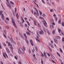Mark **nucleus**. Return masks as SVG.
I'll return each mask as SVG.
<instances>
[{
    "instance_id": "f257e3e1",
    "label": "nucleus",
    "mask_w": 64,
    "mask_h": 64,
    "mask_svg": "<svg viewBox=\"0 0 64 64\" xmlns=\"http://www.w3.org/2000/svg\"><path fill=\"white\" fill-rule=\"evenodd\" d=\"M6 43L7 44L8 43V46H10V49L12 50H13V48L12 47V45L11 44H10V43L9 42H8V41L6 42Z\"/></svg>"
},
{
    "instance_id": "f03ea898",
    "label": "nucleus",
    "mask_w": 64,
    "mask_h": 64,
    "mask_svg": "<svg viewBox=\"0 0 64 64\" xmlns=\"http://www.w3.org/2000/svg\"><path fill=\"white\" fill-rule=\"evenodd\" d=\"M2 12H3V11H0V15H2L1 17L2 19L3 20H4V14H2Z\"/></svg>"
},
{
    "instance_id": "7ed1b4c3",
    "label": "nucleus",
    "mask_w": 64,
    "mask_h": 64,
    "mask_svg": "<svg viewBox=\"0 0 64 64\" xmlns=\"http://www.w3.org/2000/svg\"><path fill=\"white\" fill-rule=\"evenodd\" d=\"M43 24L46 27H47V26L46 25L47 24V22H46L45 21V20H44V22Z\"/></svg>"
},
{
    "instance_id": "20e7f679",
    "label": "nucleus",
    "mask_w": 64,
    "mask_h": 64,
    "mask_svg": "<svg viewBox=\"0 0 64 64\" xmlns=\"http://www.w3.org/2000/svg\"><path fill=\"white\" fill-rule=\"evenodd\" d=\"M12 22L13 24V25L14 26V27L16 28V25L15 24V21H14V20L13 19H12Z\"/></svg>"
},
{
    "instance_id": "39448f33",
    "label": "nucleus",
    "mask_w": 64,
    "mask_h": 64,
    "mask_svg": "<svg viewBox=\"0 0 64 64\" xmlns=\"http://www.w3.org/2000/svg\"><path fill=\"white\" fill-rule=\"evenodd\" d=\"M40 31L39 33L40 35H43L44 34V32L43 31V30H42V29H40Z\"/></svg>"
},
{
    "instance_id": "423d86ee",
    "label": "nucleus",
    "mask_w": 64,
    "mask_h": 64,
    "mask_svg": "<svg viewBox=\"0 0 64 64\" xmlns=\"http://www.w3.org/2000/svg\"><path fill=\"white\" fill-rule=\"evenodd\" d=\"M20 50L21 52L22 53V54L24 53V51L22 48H20Z\"/></svg>"
},
{
    "instance_id": "0eeeda50",
    "label": "nucleus",
    "mask_w": 64,
    "mask_h": 64,
    "mask_svg": "<svg viewBox=\"0 0 64 64\" xmlns=\"http://www.w3.org/2000/svg\"><path fill=\"white\" fill-rule=\"evenodd\" d=\"M34 9L36 10V11L37 13V14H36L37 15V16H39V13L38 12V10H37L36 9V8H34Z\"/></svg>"
},
{
    "instance_id": "6e6552de",
    "label": "nucleus",
    "mask_w": 64,
    "mask_h": 64,
    "mask_svg": "<svg viewBox=\"0 0 64 64\" xmlns=\"http://www.w3.org/2000/svg\"><path fill=\"white\" fill-rule=\"evenodd\" d=\"M9 39L10 41H11L12 42H13V43H14V44H16V43L15 42L13 41V39H12V38L11 37L10 39Z\"/></svg>"
},
{
    "instance_id": "1a4fd4ad",
    "label": "nucleus",
    "mask_w": 64,
    "mask_h": 64,
    "mask_svg": "<svg viewBox=\"0 0 64 64\" xmlns=\"http://www.w3.org/2000/svg\"><path fill=\"white\" fill-rule=\"evenodd\" d=\"M6 49L8 53H10V50H9V49H8V48H6Z\"/></svg>"
},
{
    "instance_id": "9d476101",
    "label": "nucleus",
    "mask_w": 64,
    "mask_h": 64,
    "mask_svg": "<svg viewBox=\"0 0 64 64\" xmlns=\"http://www.w3.org/2000/svg\"><path fill=\"white\" fill-rule=\"evenodd\" d=\"M30 43L32 45V46H34V44H33V41L32 40H30Z\"/></svg>"
},
{
    "instance_id": "9b49d317",
    "label": "nucleus",
    "mask_w": 64,
    "mask_h": 64,
    "mask_svg": "<svg viewBox=\"0 0 64 64\" xmlns=\"http://www.w3.org/2000/svg\"><path fill=\"white\" fill-rule=\"evenodd\" d=\"M6 4H7L8 6V7H10V8H11V7L10 6V5L9 3H8V4L6 3Z\"/></svg>"
},
{
    "instance_id": "f8f14e48",
    "label": "nucleus",
    "mask_w": 64,
    "mask_h": 64,
    "mask_svg": "<svg viewBox=\"0 0 64 64\" xmlns=\"http://www.w3.org/2000/svg\"><path fill=\"white\" fill-rule=\"evenodd\" d=\"M24 35L25 38H26V39H27V36L26 35V34H24Z\"/></svg>"
},
{
    "instance_id": "ddd939ff",
    "label": "nucleus",
    "mask_w": 64,
    "mask_h": 64,
    "mask_svg": "<svg viewBox=\"0 0 64 64\" xmlns=\"http://www.w3.org/2000/svg\"><path fill=\"white\" fill-rule=\"evenodd\" d=\"M54 41L56 43H57V40L56 38L54 39Z\"/></svg>"
},
{
    "instance_id": "4468645a",
    "label": "nucleus",
    "mask_w": 64,
    "mask_h": 64,
    "mask_svg": "<svg viewBox=\"0 0 64 64\" xmlns=\"http://www.w3.org/2000/svg\"><path fill=\"white\" fill-rule=\"evenodd\" d=\"M36 23H37V22H36L35 20H34V23L35 25H36Z\"/></svg>"
},
{
    "instance_id": "2eb2a0df",
    "label": "nucleus",
    "mask_w": 64,
    "mask_h": 64,
    "mask_svg": "<svg viewBox=\"0 0 64 64\" xmlns=\"http://www.w3.org/2000/svg\"><path fill=\"white\" fill-rule=\"evenodd\" d=\"M55 33V30H54L52 32V33L53 35H54Z\"/></svg>"
},
{
    "instance_id": "dca6fc26",
    "label": "nucleus",
    "mask_w": 64,
    "mask_h": 64,
    "mask_svg": "<svg viewBox=\"0 0 64 64\" xmlns=\"http://www.w3.org/2000/svg\"><path fill=\"white\" fill-rule=\"evenodd\" d=\"M19 16H18V13H17L16 14V17H17V19H18V17Z\"/></svg>"
},
{
    "instance_id": "f3484780",
    "label": "nucleus",
    "mask_w": 64,
    "mask_h": 64,
    "mask_svg": "<svg viewBox=\"0 0 64 64\" xmlns=\"http://www.w3.org/2000/svg\"><path fill=\"white\" fill-rule=\"evenodd\" d=\"M59 49L60 52H61V53H62L63 52V51H62V49L60 48Z\"/></svg>"
},
{
    "instance_id": "a211bd4d",
    "label": "nucleus",
    "mask_w": 64,
    "mask_h": 64,
    "mask_svg": "<svg viewBox=\"0 0 64 64\" xmlns=\"http://www.w3.org/2000/svg\"><path fill=\"white\" fill-rule=\"evenodd\" d=\"M51 56L52 57V58L53 59H54V58H55V57H54V56H53V54H51Z\"/></svg>"
},
{
    "instance_id": "6ab92c4d",
    "label": "nucleus",
    "mask_w": 64,
    "mask_h": 64,
    "mask_svg": "<svg viewBox=\"0 0 64 64\" xmlns=\"http://www.w3.org/2000/svg\"><path fill=\"white\" fill-rule=\"evenodd\" d=\"M39 11L40 13V15H42V12H41L40 11V10H39Z\"/></svg>"
},
{
    "instance_id": "aec40b11",
    "label": "nucleus",
    "mask_w": 64,
    "mask_h": 64,
    "mask_svg": "<svg viewBox=\"0 0 64 64\" xmlns=\"http://www.w3.org/2000/svg\"><path fill=\"white\" fill-rule=\"evenodd\" d=\"M58 30L59 33H60V32H61V30H60L59 28L58 29Z\"/></svg>"
},
{
    "instance_id": "412c9836",
    "label": "nucleus",
    "mask_w": 64,
    "mask_h": 64,
    "mask_svg": "<svg viewBox=\"0 0 64 64\" xmlns=\"http://www.w3.org/2000/svg\"><path fill=\"white\" fill-rule=\"evenodd\" d=\"M25 40H26L27 44H28V43H29V42H28V40H26V39Z\"/></svg>"
},
{
    "instance_id": "4be33fe9",
    "label": "nucleus",
    "mask_w": 64,
    "mask_h": 64,
    "mask_svg": "<svg viewBox=\"0 0 64 64\" xmlns=\"http://www.w3.org/2000/svg\"><path fill=\"white\" fill-rule=\"evenodd\" d=\"M58 23L59 24L61 23V19H60V18L59 19V21H58Z\"/></svg>"
},
{
    "instance_id": "5701e85b",
    "label": "nucleus",
    "mask_w": 64,
    "mask_h": 64,
    "mask_svg": "<svg viewBox=\"0 0 64 64\" xmlns=\"http://www.w3.org/2000/svg\"><path fill=\"white\" fill-rule=\"evenodd\" d=\"M18 54H20L21 53H20V50L19 49H18Z\"/></svg>"
},
{
    "instance_id": "b1692460",
    "label": "nucleus",
    "mask_w": 64,
    "mask_h": 64,
    "mask_svg": "<svg viewBox=\"0 0 64 64\" xmlns=\"http://www.w3.org/2000/svg\"><path fill=\"white\" fill-rule=\"evenodd\" d=\"M36 40L37 42H40V40H39L37 39V38H36Z\"/></svg>"
},
{
    "instance_id": "393cba45",
    "label": "nucleus",
    "mask_w": 64,
    "mask_h": 64,
    "mask_svg": "<svg viewBox=\"0 0 64 64\" xmlns=\"http://www.w3.org/2000/svg\"><path fill=\"white\" fill-rule=\"evenodd\" d=\"M2 44L4 46H6V44L4 43H2Z\"/></svg>"
},
{
    "instance_id": "a878e982",
    "label": "nucleus",
    "mask_w": 64,
    "mask_h": 64,
    "mask_svg": "<svg viewBox=\"0 0 64 64\" xmlns=\"http://www.w3.org/2000/svg\"><path fill=\"white\" fill-rule=\"evenodd\" d=\"M10 3L11 4H12V5H14V3H13V2H12V1H10Z\"/></svg>"
},
{
    "instance_id": "bb28decb",
    "label": "nucleus",
    "mask_w": 64,
    "mask_h": 64,
    "mask_svg": "<svg viewBox=\"0 0 64 64\" xmlns=\"http://www.w3.org/2000/svg\"><path fill=\"white\" fill-rule=\"evenodd\" d=\"M35 48V49L36 51H38V48H37V46H36Z\"/></svg>"
},
{
    "instance_id": "cd10ccee",
    "label": "nucleus",
    "mask_w": 64,
    "mask_h": 64,
    "mask_svg": "<svg viewBox=\"0 0 64 64\" xmlns=\"http://www.w3.org/2000/svg\"><path fill=\"white\" fill-rule=\"evenodd\" d=\"M47 31L48 33V34H49V35H50V32H49V30H47Z\"/></svg>"
},
{
    "instance_id": "c85d7f7f",
    "label": "nucleus",
    "mask_w": 64,
    "mask_h": 64,
    "mask_svg": "<svg viewBox=\"0 0 64 64\" xmlns=\"http://www.w3.org/2000/svg\"><path fill=\"white\" fill-rule=\"evenodd\" d=\"M51 22H54V20L53 19H51Z\"/></svg>"
},
{
    "instance_id": "c756f323",
    "label": "nucleus",
    "mask_w": 64,
    "mask_h": 64,
    "mask_svg": "<svg viewBox=\"0 0 64 64\" xmlns=\"http://www.w3.org/2000/svg\"><path fill=\"white\" fill-rule=\"evenodd\" d=\"M42 2L44 3V4H45V2L44 1V0H42Z\"/></svg>"
},
{
    "instance_id": "7c9ffc66",
    "label": "nucleus",
    "mask_w": 64,
    "mask_h": 64,
    "mask_svg": "<svg viewBox=\"0 0 64 64\" xmlns=\"http://www.w3.org/2000/svg\"><path fill=\"white\" fill-rule=\"evenodd\" d=\"M2 54L3 55L4 57L5 58H6V57L5 56V54H4L3 53H2Z\"/></svg>"
},
{
    "instance_id": "2f4dec72",
    "label": "nucleus",
    "mask_w": 64,
    "mask_h": 64,
    "mask_svg": "<svg viewBox=\"0 0 64 64\" xmlns=\"http://www.w3.org/2000/svg\"><path fill=\"white\" fill-rule=\"evenodd\" d=\"M23 49L24 51L25 50H26V49H25V48L24 46L23 47Z\"/></svg>"
},
{
    "instance_id": "473e14b6",
    "label": "nucleus",
    "mask_w": 64,
    "mask_h": 64,
    "mask_svg": "<svg viewBox=\"0 0 64 64\" xmlns=\"http://www.w3.org/2000/svg\"><path fill=\"white\" fill-rule=\"evenodd\" d=\"M26 22L27 23L28 26H30V24L29 23V22H28L27 21H26Z\"/></svg>"
},
{
    "instance_id": "72a5a7b5",
    "label": "nucleus",
    "mask_w": 64,
    "mask_h": 64,
    "mask_svg": "<svg viewBox=\"0 0 64 64\" xmlns=\"http://www.w3.org/2000/svg\"><path fill=\"white\" fill-rule=\"evenodd\" d=\"M6 20H7L8 21H9V18H6Z\"/></svg>"
},
{
    "instance_id": "f704fd0d",
    "label": "nucleus",
    "mask_w": 64,
    "mask_h": 64,
    "mask_svg": "<svg viewBox=\"0 0 64 64\" xmlns=\"http://www.w3.org/2000/svg\"><path fill=\"white\" fill-rule=\"evenodd\" d=\"M31 52V50H30V49L29 50V52H28L29 53V54Z\"/></svg>"
},
{
    "instance_id": "c9c22d12",
    "label": "nucleus",
    "mask_w": 64,
    "mask_h": 64,
    "mask_svg": "<svg viewBox=\"0 0 64 64\" xmlns=\"http://www.w3.org/2000/svg\"><path fill=\"white\" fill-rule=\"evenodd\" d=\"M39 18L40 19H44L43 17H42L41 16H40Z\"/></svg>"
},
{
    "instance_id": "e433bc0d",
    "label": "nucleus",
    "mask_w": 64,
    "mask_h": 64,
    "mask_svg": "<svg viewBox=\"0 0 64 64\" xmlns=\"http://www.w3.org/2000/svg\"><path fill=\"white\" fill-rule=\"evenodd\" d=\"M26 34H28V35H30V33H29L28 32H26Z\"/></svg>"
},
{
    "instance_id": "4c0bfd02",
    "label": "nucleus",
    "mask_w": 64,
    "mask_h": 64,
    "mask_svg": "<svg viewBox=\"0 0 64 64\" xmlns=\"http://www.w3.org/2000/svg\"><path fill=\"white\" fill-rule=\"evenodd\" d=\"M4 36V37H5V38H7V37H6V35H5V34H3Z\"/></svg>"
},
{
    "instance_id": "58836bf2",
    "label": "nucleus",
    "mask_w": 64,
    "mask_h": 64,
    "mask_svg": "<svg viewBox=\"0 0 64 64\" xmlns=\"http://www.w3.org/2000/svg\"><path fill=\"white\" fill-rule=\"evenodd\" d=\"M62 25L63 26H64V22H62Z\"/></svg>"
},
{
    "instance_id": "ea45409f",
    "label": "nucleus",
    "mask_w": 64,
    "mask_h": 64,
    "mask_svg": "<svg viewBox=\"0 0 64 64\" xmlns=\"http://www.w3.org/2000/svg\"><path fill=\"white\" fill-rule=\"evenodd\" d=\"M57 54H58V55L59 56H60V54H59V53L57 52Z\"/></svg>"
},
{
    "instance_id": "a19ab883",
    "label": "nucleus",
    "mask_w": 64,
    "mask_h": 64,
    "mask_svg": "<svg viewBox=\"0 0 64 64\" xmlns=\"http://www.w3.org/2000/svg\"><path fill=\"white\" fill-rule=\"evenodd\" d=\"M4 33L5 34H6V30H4Z\"/></svg>"
},
{
    "instance_id": "79ce46f5",
    "label": "nucleus",
    "mask_w": 64,
    "mask_h": 64,
    "mask_svg": "<svg viewBox=\"0 0 64 64\" xmlns=\"http://www.w3.org/2000/svg\"><path fill=\"white\" fill-rule=\"evenodd\" d=\"M4 54L6 55V56L7 57V58H8V56H7V54H6V52L4 53Z\"/></svg>"
},
{
    "instance_id": "37998d69",
    "label": "nucleus",
    "mask_w": 64,
    "mask_h": 64,
    "mask_svg": "<svg viewBox=\"0 0 64 64\" xmlns=\"http://www.w3.org/2000/svg\"><path fill=\"white\" fill-rule=\"evenodd\" d=\"M14 58L16 59V60H18V59L17 58V57H16V56H14Z\"/></svg>"
},
{
    "instance_id": "c03bdc74",
    "label": "nucleus",
    "mask_w": 64,
    "mask_h": 64,
    "mask_svg": "<svg viewBox=\"0 0 64 64\" xmlns=\"http://www.w3.org/2000/svg\"><path fill=\"white\" fill-rule=\"evenodd\" d=\"M53 11V10L51 9L50 10V12H52Z\"/></svg>"
},
{
    "instance_id": "a18cd8bd",
    "label": "nucleus",
    "mask_w": 64,
    "mask_h": 64,
    "mask_svg": "<svg viewBox=\"0 0 64 64\" xmlns=\"http://www.w3.org/2000/svg\"><path fill=\"white\" fill-rule=\"evenodd\" d=\"M14 10L15 13H16V11H17V9H16V8H15L14 9Z\"/></svg>"
},
{
    "instance_id": "49530a36",
    "label": "nucleus",
    "mask_w": 64,
    "mask_h": 64,
    "mask_svg": "<svg viewBox=\"0 0 64 64\" xmlns=\"http://www.w3.org/2000/svg\"><path fill=\"white\" fill-rule=\"evenodd\" d=\"M31 12L32 14H33V13H34V12L33 11V10H32Z\"/></svg>"
},
{
    "instance_id": "de8ad7c7",
    "label": "nucleus",
    "mask_w": 64,
    "mask_h": 64,
    "mask_svg": "<svg viewBox=\"0 0 64 64\" xmlns=\"http://www.w3.org/2000/svg\"><path fill=\"white\" fill-rule=\"evenodd\" d=\"M25 25V27H27V26H27V24H26Z\"/></svg>"
},
{
    "instance_id": "09e8293b",
    "label": "nucleus",
    "mask_w": 64,
    "mask_h": 64,
    "mask_svg": "<svg viewBox=\"0 0 64 64\" xmlns=\"http://www.w3.org/2000/svg\"><path fill=\"white\" fill-rule=\"evenodd\" d=\"M43 54L44 55H46V52H44Z\"/></svg>"
},
{
    "instance_id": "8fccbe9b",
    "label": "nucleus",
    "mask_w": 64,
    "mask_h": 64,
    "mask_svg": "<svg viewBox=\"0 0 64 64\" xmlns=\"http://www.w3.org/2000/svg\"><path fill=\"white\" fill-rule=\"evenodd\" d=\"M19 34L20 35V36H21V37H22V35H21V34H20V33H19Z\"/></svg>"
},
{
    "instance_id": "3c124183",
    "label": "nucleus",
    "mask_w": 64,
    "mask_h": 64,
    "mask_svg": "<svg viewBox=\"0 0 64 64\" xmlns=\"http://www.w3.org/2000/svg\"><path fill=\"white\" fill-rule=\"evenodd\" d=\"M42 16H43V17H45V14H42Z\"/></svg>"
},
{
    "instance_id": "603ef678",
    "label": "nucleus",
    "mask_w": 64,
    "mask_h": 64,
    "mask_svg": "<svg viewBox=\"0 0 64 64\" xmlns=\"http://www.w3.org/2000/svg\"><path fill=\"white\" fill-rule=\"evenodd\" d=\"M22 23H24V19H22Z\"/></svg>"
},
{
    "instance_id": "864d4df0",
    "label": "nucleus",
    "mask_w": 64,
    "mask_h": 64,
    "mask_svg": "<svg viewBox=\"0 0 64 64\" xmlns=\"http://www.w3.org/2000/svg\"><path fill=\"white\" fill-rule=\"evenodd\" d=\"M1 43H0V49H2V47H1Z\"/></svg>"
},
{
    "instance_id": "5fc2aeb1",
    "label": "nucleus",
    "mask_w": 64,
    "mask_h": 64,
    "mask_svg": "<svg viewBox=\"0 0 64 64\" xmlns=\"http://www.w3.org/2000/svg\"><path fill=\"white\" fill-rule=\"evenodd\" d=\"M47 53V52H46V53ZM47 54H48V56H49V57L50 56V54H49L47 53Z\"/></svg>"
},
{
    "instance_id": "6e6d98bb",
    "label": "nucleus",
    "mask_w": 64,
    "mask_h": 64,
    "mask_svg": "<svg viewBox=\"0 0 64 64\" xmlns=\"http://www.w3.org/2000/svg\"><path fill=\"white\" fill-rule=\"evenodd\" d=\"M49 48V49L50 50V51H52V49L51 48Z\"/></svg>"
},
{
    "instance_id": "4d7b16f0",
    "label": "nucleus",
    "mask_w": 64,
    "mask_h": 64,
    "mask_svg": "<svg viewBox=\"0 0 64 64\" xmlns=\"http://www.w3.org/2000/svg\"><path fill=\"white\" fill-rule=\"evenodd\" d=\"M38 25L39 27H40V24H38Z\"/></svg>"
},
{
    "instance_id": "13d9d810",
    "label": "nucleus",
    "mask_w": 64,
    "mask_h": 64,
    "mask_svg": "<svg viewBox=\"0 0 64 64\" xmlns=\"http://www.w3.org/2000/svg\"><path fill=\"white\" fill-rule=\"evenodd\" d=\"M52 25H55V23L54 22H53L52 23Z\"/></svg>"
},
{
    "instance_id": "bf43d9fd",
    "label": "nucleus",
    "mask_w": 64,
    "mask_h": 64,
    "mask_svg": "<svg viewBox=\"0 0 64 64\" xmlns=\"http://www.w3.org/2000/svg\"><path fill=\"white\" fill-rule=\"evenodd\" d=\"M62 42L64 41V38H63L62 39Z\"/></svg>"
},
{
    "instance_id": "052dcab7",
    "label": "nucleus",
    "mask_w": 64,
    "mask_h": 64,
    "mask_svg": "<svg viewBox=\"0 0 64 64\" xmlns=\"http://www.w3.org/2000/svg\"><path fill=\"white\" fill-rule=\"evenodd\" d=\"M18 63L19 64H22L21 62H20V61Z\"/></svg>"
},
{
    "instance_id": "680f3d73",
    "label": "nucleus",
    "mask_w": 64,
    "mask_h": 64,
    "mask_svg": "<svg viewBox=\"0 0 64 64\" xmlns=\"http://www.w3.org/2000/svg\"><path fill=\"white\" fill-rule=\"evenodd\" d=\"M10 55L12 57H13V55H12V54H10Z\"/></svg>"
},
{
    "instance_id": "e2e57ef3",
    "label": "nucleus",
    "mask_w": 64,
    "mask_h": 64,
    "mask_svg": "<svg viewBox=\"0 0 64 64\" xmlns=\"http://www.w3.org/2000/svg\"><path fill=\"white\" fill-rule=\"evenodd\" d=\"M56 21H57V17H55Z\"/></svg>"
},
{
    "instance_id": "0e129e2a",
    "label": "nucleus",
    "mask_w": 64,
    "mask_h": 64,
    "mask_svg": "<svg viewBox=\"0 0 64 64\" xmlns=\"http://www.w3.org/2000/svg\"><path fill=\"white\" fill-rule=\"evenodd\" d=\"M23 10L24 11H25L26 10L25 9V8H23Z\"/></svg>"
},
{
    "instance_id": "69168bd1",
    "label": "nucleus",
    "mask_w": 64,
    "mask_h": 64,
    "mask_svg": "<svg viewBox=\"0 0 64 64\" xmlns=\"http://www.w3.org/2000/svg\"><path fill=\"white\" fill-rule=\"evenodd\" d=\"M41 54L42 55V57H44V56L43 55V54H42V52H41Z\"/></svg>"
},
{
    "instance_id": "338daca9",
    "label": "nucleus",
    "mask_w": 64,
    "mask_h": 64,
    "mask_svg": "<svg viewBox=\"0 0 64 64\" xmlns=\"http://www.w3.org/2000/svg\"><path fill=\"white\" fill-rule=\"evenodd\" d=\"M52 5H54V3L53 2H52Z\"/></svg>"
},
{
    "instance_id": "774afa93",
    "label": "nucleus",
    "mask_w": 64,
    "mask_h": 64,
    "mask_svg": "<svg viewBox=\"0 0 64 64\" xmlns=\"http://www.w3.org/2000/svg\"><path fill=\"white\" fill-rule=\"evenodd\" d=\"M49 45H50V46H51V45H51V43H49Z\"/></svg>"
}]
</instances>
